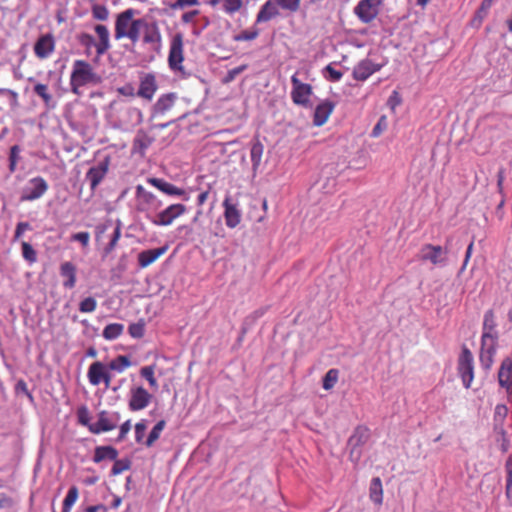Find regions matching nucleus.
<instances>
[{
  "label": "nucleus",
  "instance_id": "69168bd1",
  "mask_svg": "<svg viewBox=\"0 0 512 512\" xmlns=\"http://www.w3.org/2000/svg\"><path fill=\"white\" fill-rule=\"evenodd\" d=\"M350 452H349V458L352 462L357 463L362 455L361 448L355 447V446H349Z\"/></svg>",
  "mask_w": 512,
  "mask_h": 512
},
{
  "label": "nucleus",
  "instance_id": "680f3d73",
  "mask_svg": "<svg viewBox=\"0 0 512 512\" xmlns=\"http://www.w3.org/2000/svg\"><path fill=\"white\" fill-rule=\"evenodd\" d=\"M26 230H31V225L28 222H19L15 229L14 240L20 239Z\"/></svg>",
  "mask_w": 512,
  "mask_h": 512
},
{
  "label": "nucleus",
  "instance_id": "5fc2aeb1",
  "mask_svg": "<svg viewBox=\"0 0 512 512\" xmlns=\"http://www.w3.org/2000/svg\"><path fill=\"white\" fill-rule=\"evenodd\" d=\"M324 70L326 73H328V76L326 78L333 82L339 81L343 76V73L339 70L334 69L331 64L327 65Z\"/></svg>",
  "mask_w": 512,
  "mask_h": 512
},
{
  "label": "nucleus",
  "instance_id": "20e7f679",
  "mask_svg": "<svg viewBox=\"0 0 512 512\" xmlns=\"http://www.w3.org/2000/svg\"><path fill=\"white\" fill-rule=\"evenodd\" d=\"M458 374L465 388H469L474 378L473 355L464 347L458 360Z\"/></svg>",
  "mask_w": 512,
  "mask_h": 512
},
{
  "label": "nucleus",
  "instance_id": "c03bdc74",
  "mask_svg": "<svg viewBox=\"0 0 512 512\" xmlns=\"http://www.w3.org/2000/svg\"><path fill=\"white\" fill-rule=\"evenodd\" d=\"M114 465L111 469L112 475H119L130 468L131 462L128 459H117L113 460Z\"/></svg>",
  "mask_w": 512,
  "mask_h": 512
},
{
  "label": "nucleus",
  "instance_id": "473e14b6",
  "mask_svg": "<svg viewBox=\"0 0 512 512\" xmlns=\"http://www.w3.org/2000/svg\"><path fill=\"white\" fill-rule=\"evenodd\" d=\"M369 491L371 501L377 505H381L383 502V488L379 477L372 479Z\"/></svg>",
  "mask_w": 512,
  "mask_h": 512
},
{
  "label": "nucleus",
  "instance_id": "a18cd8bd",
  "mask_svg": "<svg viewBox=\"0 0 512 512\" xmlns=\"http://www.w3.org/2000/svg\"><path fill=\"white\" fill-rule=\"evenodd\" d=\"M140 374L148 381L152 388H158L157 380L154 377V366H144L141 368Z\"/></svg>",
  "mask_w": 512,
  "mask_h": 512
},
{
  "label": "nucleus",
  "instance_id": "7c9ffc66",
  "mask_svg": "<svg viewBox=\"0 0 512 512\" xmlns=\"http://www.w3.org/2000/svg\"><path fill=\"white\" fill-rule=\"evenodd\" d=\"M370 433L366 427L359 426L354 430V433L348 440V446H355L361 448L369 439Z\"/></svg>",
  "mask_w": 512,
  "mask_h": 512
},
{
  "label": "nucleus",
  "instance_id": "1a4fd4ad",
  "mask_svg": "<svg viewBox=\"0 0 512 512\" xmlns=\"http://www.w3.org/2000/svg\"><path fill=\"white\" fill-rule=\"evenodd\" d=\"M420 258L441 267L448 263V257L445 256V251L440 245L425 244L420 250Z\"/></svg>",
  "mask_w": 512,
  "mask_h": 512
},
{
  "label": "nucleus",
  "instance_id": "a19ab883",
  "mask_svg": "<svg viewBox=\"0 0 512 512\" xmlns=\"http://www.w3.org/2000/svg\"><path fill=\"white\" fill-rule=\"evenodd\" d=\"M34 92L43 99L46 106H49L52 101V96L48 92V86L42 83H37L34 86Z\"/></svg>",
  "mask_w": 512,
  "mask_h": 512
},
{
  "label": "nucleus",
  "instance_id": "e2e57ef3",
  "mask_svg": "<svg viewBox=\"0 0 512 512\" xmlns=\"http://www.w3.org/2000/svg\"><path fill=\"white\" fill-rule=\"evenodd\" d=\"M74 241L80 242L83 246H87L90 239V234L88 232H79L72 236Z\"/></svg>",
  "mask_w": 512,
  "mask_h": 512
},
{
  "label": "nucleus",
  "instance_id": "3c124183",
  "mask_svg": "<svg viewBox=\"0 0 512 512\" xmlns=\"http://www.w3.org/2000/svg\"><path fill=\"white\" fill-rule=\"evenodd\" d=\"M279 8L281 7L284 10H288L290 12H295L300 7L301 0H275Z\"/></svg>",
  "mask_w": 512,
  "mask_h": 512
},
{
  "label": "nucleus",
  "instance_id": "a211bd4d",
  "mask_svg": "<svg viewBox=\"0 0 512 512\" xmlns=\"http://www.w3.org/2000/svg\"><path fill=\"white\" fill-rule=\"evenodd\" d=\"M208 4L225 14L232 16L242 9L244 0H209Z\"/></svg>",
  "mask_w": 512,
  "mask_h": 512
},
{
  "label": "nucleus",
  "instance_id": "052dcab7",
  "mask_svg": "<svg viewBox=\"0 0 512 512\" xmlns=\"http://www.w3.org/2000/svg\"><path fill=\"white\" fill-rule=\"evenodd\" d=\"M247 69V65H241L228 71L226 75V82L233 81L239 74Z\"/></svg>",
  "mask_w": 512,
  "mask_h": 512
},
{
  "label": "nucleus",
  "instance_id": "f704fd0d",
  "mask_svg": "<svg viewBox=\"0 0 512 512\" xmlns=\"http://www.w3.org/2000/svg\"><path fill=\"white\" fill-rule=\"evenodd\" d=\"M147 22L143 18L139 19H133L131 27L129 28V36L128 39H130L133 43H136L140 38V31L141 28L146 27Z\"/></svg>",
  "mask_w": 512,
  "mask_h": 512
},
{
  "label": "nucleus",
  "instance_id": "9b49d317",
  "mask_svg": "<svg viewBox=\"0 0 512 512\" xmlns=\"http://www.w3.org/2000/svg\"><path fill=\"white\" fill-rule=\"evenodd\" d=\"M136 198L141 211H156L162 207V201L156 195L147 191L142 185L136 186Z\"/></svg>",
  "mask_w": 512,
  "mask_h": 512
},
{
  "label": "nucleus",
  "instance_id": "09e8293b",
  "mask_svg": "<svg viewBox=\"0 0 512 512\" xmlns=\"http://www.w3.org/2000/svg\"><path fill=\"white\" fill-rule=\"evenodd\" d=\"M129 334L133 338H141L144 335L145 332V323L144 321L140 320L136 323H132L129 326Z\"/></svg>",
  "mask_w": 512,
  "mask_h": 512
},
{
  "label": "nucleus",
  "instance_id": "5701e85b",
  "mask_svg": "<svg viewBox=\"0 0 512 512\" xmlns=\"http://www.w3.org/2000/svg\"><path fill=\"white\" fill-rule=\"evenodd\" d=\"M96 34L98 35L99 42L96 44L97 54L103 55L105 54L111 47L110 45V33L108 28L105 25L98 24L94 28Z\"/></svg>",
  "mask_w": 512,
  "mask_h": 512
},
{
  "label": "nucleus",
  "instance_id": "bf43d9fd",
  "mask_svg": "<svg viewBox=\"0 0 512 512\" xmlns=\"http://www.w3.org/2000/svg\"><path fill=\"white\" fill-rule=\"evenodd\" d=\"M146 429H147V426L144 421L138 422L135 425V439L137 442H141L143 440Z\"/></svg>",
  "mask_w": 512,
  "mask_h": 512
},
{
  "label": "nucleus",
  "instance_id": "0eeeda50",
  "mask_svg": "<svg viewBox=\"0 0 512 512\" xmlns=\"http://www.w3.org/2000/svg\"><path fill=\"white\" fill-rule=\"evenodd\" d=\"M48 190V184L42 177H34L29 180L21 194V201H33L42 197Z\"/></svg>",
  "mask_w": 512,
  "mask_h": 512
},
{
  "label": "nucleus",
  "instance_id": "4be33fe9",
  "mask_svg": "<svg viewBox=\"0 0 512 512\" xmlns=\"http://www.w3.org/2000/svg\"><path fill=\"white\" fill-rule=\"evenodd\" d=\"M167 246L156 249L144 250L138 254V264L141 268H146L154 263L160 256L166 253Z\"/></svg>",
  "mask_w": 512,
  "mask_h": 512
},
{
  "label": "nucleus",
  "instance_id": "f03ea898",
  "mask_svg": "<svg viewBox=\"0 0 512 512\" xmlns=\"http://www.w3.org/2000/svg\"><path fill=\"white\" fill-rule=\"evenodd\" d=\"M292 91L291 99L294 104L309 107L311 105L310 96L312 95V86L300 81L295 73L291 77Z\"/></svg>",
  "mask_w": 512,
  "mask_h": 512
},
{
  "label": "nucleus",
  "instance_id": "c85d7f7f",
  "mask_svg": "<svg viewBox=\"0 0 512 512\" xmlns=\"http://www.w3.org/2000/svg\"><path fill=\"white\" fill-rule=\"evenodd\" d=\"M60 275L65 278L63 286L71 289L76 284V267L71 262H64L60 266Z\"/></svg>",
  "mask_w": 512,
  "mask_h": 512
},
{
  "label": "nucleus",
  "instance_id": "864d4df0",
  "mask_svg": "<svg viewBox=\"0 0 512 512\" xmlns=\"http://www.w3.org/2000/svg\"><path fill=\"white\" fill-rule=\"evenodd\" d=\"M77 416H78V421L81 425L87 426L89 428V425L92 424V423H90V416H89V411H88L87 407L83 406V407L79 408L78 412H77Z\"/></svg>",
  "mask_w": 512,
  "mask_h": 512
},
{
  "label": "nucleus",
  "instance_id": "412c9836",
  "mask_svg": "<svg viewBox=\"0 0 512 512\" xmlns=\"http://www.w3.org/2000/svg\"><path fill=\"white\" fill-rule=\"evenodd\" d=\"M280 14L279 6L275 0H267L260 8L256 16V23H265Z\"/></svg>",
  "mask_w": 512,
  "mask_h": 512
},
{
  "label": "nucleus",
  "instance_id": "de8ad7c7",
  "mask_svg": "<svg viewBox=\"0 0 512 512\" xmlns=\"http://www.w3.org/2000/svg\"><path fill=\"white\" fill-rule=\"evenodd\" d=\"M461 248L462 244H460L459 241H457L454 245L453 240L451 238H447L445 245L442 246V249L445 251L446 257H448L449 254L457 256Z\"/></svg>",
  "mask_w": 512,
  "mask_h": 512
},
{
  "label": "nucleus",
  "instance_id": "a878e982",
  "mask_svg": "<svg viewBox=\"0 0 512 512\" xmlns=\"http://www.w3.org/2000/svg\"><path fill=\"white\" fill-rule=\"evenodd\" d=\"M499 384L507 389L512 385V359L505 358L498 372Z\"/></svg>",
  "mask_w": 512,
  "mask_h": 512
},
{
  "label": "nucleus",
  "instance_id": "2f4dec72",
  "mask_svg": "<svg viewBox=\"0 0 512 512\" xmlns=\"http://www.w3.org/2000/svg\"><path fill=\"white\" fill-rule=\"evenodd\" d=\"M118 457V451L112 446H98L95 448L93 461L100 463L105 459L116 460Z\"/></svg>",
  "mask_w": 512,
  "mask_h": 512
},
{
  "label": "nucleus",
  "instance_id": "4d7b16f0",
  "mask_svg": "<svg viewBox=\"0 0 512 512\" xmlns=\"http://www.w3.org/2000/svg\"><path fill=\"white\" fill-rule=\"evenodd\" d=\"M198 0H176L174 3L170 5V8L173 10L176 9H184L189 6H195L198 5Z\"/></svg>",
  "mask_w": 512,
  "mask_h": 512
},
{
  "label": "nucleus",
  "instance_id": "c9c22d12",
  "mask_svg": "<svg viewBox=\"0 0 512 512\" xmlns=\"http://www.w3.org/2000/svg\"><path fill=\"white\" fill-rule=\"evenodd\" d=\"M124 330L123 324L112 323L108 324L103 330V337L107 340H114L118 338Z\"/></svg>",
  "mask_w": 512,
  "mask_h": 512
},
{
  "label": "nucleus",
  "instance_id": "bb28decb",
  "mask_svg": "<svg viewBox=\"0 0 512 512\" xmlns=\"http://www.w3.org/2000/svg\"><path fill=\"white\" fill-rule=\"evenodd\" d=\"M495 346L496 342L487 341V343L484 344V342L481 341L480 362L482 367L486 370L490 369L492 366Z\"/></svg>",
  "mask_w": 512,
  "mask_h": 512
},
{
  "label": "nucleus",
  "instance_id": "ea45409f",
  "mask_svg": "<svg viewBox=\"0 0 512 512\" xmlns=\"http://www.w3.org/2000/svg\"><path fill=\"white\" fill-rule=\"evenodd\" d=\"M339 372L337 369H330L323 378V388L325 390L332 389L338 381Z\"/></svg>",
  "mask_w": 512,
  "mask_h": 512
},
{
  "label": "nucleus",
  "instance_id": "f3484780",
  "mask_svg": "<svg viewBox=\"0 0 512 512\" xmlns=\"http://www.w3.org/2000/svg\"><path fill=\"white\" fill-rule=\"evenodd\" d=\"M224 207V218L227 227L235 228L241 222V211L238 209L236 204L231 203L229 197H226L223 201Z\"/></svg>",
  "mask_w": 512,
  "mask_h": 512
},
{
  "label": "nucleus",
  "instance_id": "58836bf2",
  "mask_svg": "<svg viewBox=\"0 0 512 512\" xmlns=\"http://www.w3.org/2000/svg\"><path fill=\"white\" fill-rule=\"evenodd\" d=\"M130 365V359L125 355H120L109 363V368L117 372H123Z\"/></svg>",
  "mask_w": 512,
  "mask_h": 512
},
{
  "label": "nucleus",
  "instance_id": "6e6d98bb",
  "mask_svg": "<svg viewBox=\"0 0 512 512\" xmlns=\"http://www.w3.org/2000/svg\"><path fill=\"white\" fill-rule=\"evenodd\" d=\"M161 40V35L156 25L153 26V31L148 32L144 35L145 43H154Z\"/></svg>",
  "mask_w": 512,
  "mask_h": 512
},
{
  "label": "nucleus",
  "instance_id": "603ef678",
  "mask_svg": "<svg viewBox=\"0 0 512 512\" xmlns=\"http://www.w3.org/2000/svg\"><path fill=\"white\" fill-rule=\"evenodd\" d=\"M120 237H121V227H120V224H118L114 229V232H113L110 242L108 243V245L106 246V248L104 250L106 255L114 250Z\"/></svg>",
  "mask_w": 512,
  "mask_h": 512
},
{
  "label": "nucleus",
  "instance_id": "423d86ee",
  "mask_svg": "<svg viewBox=\"0 0 512 512\" xmlns=\"http://www.w3.org/2000/svg\"><path fill=\"white\" fill-rule=\"evenodd\" d=\"M187 208L185 205L176 203L171 204L166 207L164 210L157 213L152 219L151 222L157 226H169L173 223L175 219L182 216L186 213Z\"/></svg>",
  "mask_w": 512,
  "mask_h": 512
},
{
  "label": "nucleus",
  "instance_id": "6e6552de",
  "mask_svg": "<svg viewBox=\"0 0 512 512\" xmlns=\"http://www.w3.org/2000/svg\"><path fill=\"white\" fill-rule=\"evenodd\" d=\"M381 4V0H360L354 8V13L361 22L370 23L377 17Z\"/></svg>",
  "mask_w": 512,
  "mask_h": 512
},
{
  "label": "nucleus",
  "instance_id": "b1692460",
  "mask_svg": "<svg viewBox=\"0 0 512 512\" xmlns=\"http://www.w3.org/2000/svg\"><path fill=\"white\" fill-rule=\"evenodd\" d=\"M153 141V137L148 135L145 131L139 130L134 138L132 150L134 153L144 156Z\"/></svg>",
  "mask_w": 512,
  "mask_h": 512
},
{
  "label": "nucleus",
  "instance_id": "ddd939ff",
  "mask_svg": "<svg viewBox=\"0 0 512 512\" xmlns=\"http://www.w3.org/2000/svg\"><path fill=\"white\" fill-rule=\"evenodd\" d=\"M110 166V157H105L96 165L92 166L86 173V180L89 182L90 188L94 191L101 181L105 178Z\"/></svg>",
  "mask_w": 512,
  "mask_h": 512
},
{
  "label": "nucleus",
  "instance_id": "338daca9",
  "mask_svg": "<svg viewBox=\"0 0 512 512\" xmlns=\"http://www.w3.org/2000/svg\"><path fill=\"white\" fill-rule=\"evenodd\" d=\"M131 429V421L127 420L120 426V432L118 435V441H122L125 439L126 435L129 433Z\"/></svg>",
  "mask_w": 512,
  "mask_h": 512
},
{
  "label": "nucleus",
  "instance_id": "37998d69",
  "mask_svg": "<svg viewBox=\"0 0 512 512\" xmlns=\"http://www.w3.org/2000/svg\"><path fill=\"white\" fill-rule=\"evenodd\" d=\"M92 16L99 21H105L109 17V10L106 6L95 4L92 6Z\"/></svg>",
  "mask_w": 512,
  "mask_h": 512
},
{
  "label": "nucleus",
  "instance_id": "39448f33",
  "mask_svg": "<svg viewBox=\"0 0 512 512\" xmlns=\"http://www.w3.org/2000/svg\"><path fill=\"white\" fill-rule=\"evenodd\" d=\"M183 36L181 33H177L173 36L169 55H168V64L171 70L173 71H183L182 62L184 60V51H183Z\"/></svg>",
  "mask_w": 512,
  "mask_h": 512
},
{
  "label": "nucleus",
  "instance_id": "0e129e2a",
  "mask_svg": "<svg viewBox=\"0 0 512 512\" xmlns=\"http://www.w3.org/2000/svg\"><path fill=\"white\" fill-rule=\"evenodd\" d=\"M385 127H386V120H385V117L382 116L379 119L378 123L374 126V128L372 130V136L378 137L382 133V131Z\"/></svg>",
  "mask_w": 512,
  "mask_h": 512
},
{
  "label": "nucleus",
  "instance_id": "774afa93",
  "mask_svg": "<svg viewBox=\"0 0 512 512\" xmlns=\"http://www.w3.org/2000/svg\"><path fill=\"white\" fill-rule=\"evenodd\" d=\"M13 504L12 499L5 493H0V509L10 508Z\"/></svg>",
  "mask_w": 512,
  "mask_h": 512
},
{
  "label": "nucleus",
  "instance_id": "6ab92c4d",
  "mask_svg": "<svg viewBox=\"0 0 512 512\" xmlns=\"http://www.w3.org/2000/svg\"><path fill=\"white\" fill-rule=\"evenodd\" d=\"M496 327V321L495 316L492 310H488L484 314V321H483V334L481 341L487 343L489 342H496L497 341V333L495 331Z\"/></svg>",
  "mask_w": 512,
  "mask_h": 512
},
{
  "label": "nucleus",
  "instance_id": "c756f323",
  "mask_svg": "<svg viewBox=\"0 0 512 512\" xmlns=\"http://www.w3.org/2000/svg\"><path fill=\"white\" fill-rule=\"evenodd\" d=\"M105 368H106V366L102 362H99V361L94 362L90 365V367L88 369L87 376H88L89 382L92 385L96 386L102 382L103 376L105 373Z\"/></svg>",
  "mask_w": 512,
  "mask_h": 512
},
{
  "label": "nucleus",
  "instance_id": "dca6fc26",
  "mask_svg": "<svg viewBox=\"0 0 512 512\" xmlns=\"http://www.w3.org/2000/svg\"><path fill=\"white\" fill-rule=\"evenodd\" d=\"M156 91L157 83L155 76L151 73L144 74L140 78V86L137 95L151 101Z\"/></svg>",
  "mask_w": 512,
  "mask_h": 512
},
{
  "label": "nucleus",
  "instance_id": "cd10ccee",
  "mask_svg": "<svg viewBox=\"0 0 512 512\" xmlns=\"http://www.w3.org/2000/svg\"><path fill=\"white\" fill-rule=\"evenodd\" d=\"M334 105L332 102L325 101L320 103L314 112V124L316 126L323 125L332 113Z\"/></svg>",
  "mask_w": 512,
  "mask_h": 512
},
{
  "label": "nucleus",
  "instance_id": "7ed1b4c3",
  "mask_svg": "<svg viewBox=\"0 0 512 512\" xmlns=\"http://www.w3.org/2000/svg\"><path fill=\"white\" fill-rule=\"evenodd\" d=\"M120 413H109L105 410L98 413V420L89 425V431L93 434H100L115 429L120 421Z\"/></svg>",
  "mask_w": 512,
  "mask_h": 512
},
{
  "label": "nucleus",
  "instance_id": "79ce46f5",
  "mask_svg": "<svg viewBox=\"0 0 512 512\" xmlns=\"http://www.w3.org/2000/svg\"><path fill=\"white\" fill-rule=\"evenodd\" d=\"M259 30L255 27H252L251 29L244 30L240 32L239 34L235 35L233 39L237 42L239 41H251L258 37Z\"/></svg>",
  "mask_w": 512,
  "mask_h": 512
},
{
  "label": "nucleus",
  "instance_id": "49530a36",
  "mask_svg": "<svg viewBox=\"0 0 512 512\" xmlns=\"http://www.w3.org/2000/svg\"><path fill=\"white\" fill-rule=\"evenodd\" d=\"M22 256L29 263H34L37 260V254L34 248L27 242H22Z\"/></svg>",
  "mask_w": 512,
  "mask_h": 512
},
{
  "label": "nucleus",
  "instance_id": "f257e3e1",
  "mask_svg": "<svg viewBox=\"0 0 512 512\" xmlns=\"http://www.w3.org/2000/svg\"><path fill=\"white\" fill-rule=\"evenodd\" d=\"M76 85L99 84L101 77L94 71L93 67L84 60H76L70 76Z\"/></svg>",
  "mask_w": 512,
  "mask_h": 512
},
{
  "label": "nucleus",
  "instance_id": "72a5a7b5",
  "mask_svg": "<svg viewBox=\"0 0 512 512\" xmlns=\"http://www.w3.org/2000/svg\"><path fill=\"white\" fill-rule=\"evenodd\" d=\"M264 152V146L263 144L256 139L251 146L250 150V157L252 162V169L253 171H256L261 163V159Z\"/></svg>",
  "mask_w": 512,
  "mask_h": 512
},
{
  "label": "nucleus",
  "instance_id": "4468645a",
  "mask_svg": "<svg viewBox=\"0 0 512 512\" xmlns=\"http://www.w3.org/2000/svg\"><path fill=\"white\" fill-rule=\"evenodd\" d=\"M147 183L152 185L153 187L160 190L162 193L168 196H177L182 198L184 201H188L190 199L189 194L182 188H179L162 178L149 177L147 178Z\"/></svg>",
  "mask_w": 512,
  "mask_h": 512
},
{
  "label": "nucleus",
  "instance_id": "9d476101",
  "mask_svg": "<svg viewBox=\"0 0 512 512\" xmlns=\"http://www.w3.org/2000/svg\"><path fill=\"white\" fill-rule=\"evenodd\" d=\"M138 14V11L132 8L126 9L119 13L115 21L114 37L116 40L128 38L129 28L131 27L132 18Z\"/></svg>",
  "mask_w": 512,
  "mask_h": 512
},
{
  "label": "nucleus",
  "instance_id": "393cba45",
  "mask_svg": "<svg viewBox=\"0 0 512 512\" xmlns=\"http://www.w3.org/2000/svg\"><path fill=\"white\" fill-rule=\"evenodd\" d=\"M176 99L177 96L175 93H167L160 96L153 106L152 115H162L169 111L173 107Z\"/></svg>",
  "mask_w": 512,
  "mask_h": 512
},
{
  "label": "nucleus",
  "instance_id": "f8f14e48",
  "mask_svg": "<svg viewBox=\"0 0 512 512\" xmlns=\"http://www.w3.org/2000/svg\"><path fill=\"white\" fill-rule=\"evenodd\" d=\"M153 395L144 387H132L130 389L129 409L131 411H140L145 409L151 402Z\"/></svg>",
  "mask_w": 512,
  "mask_h": 512
},
{
  "label": "nucleus",
  "instance_id": "13d9d810",
  "mask_svg": "<svg viewBox=\"0 0 512 512\" xmlns=\"http://www.w3.org/2000/svg\"><path fill=\"white\" fill-rule=\"evenodd\" d=\"M0 95L11 98V106L16 107L18 105V94L14 90L8 88H0Z\"/></svg>",
  "mask_w": 512,
  "mask_h": 512
},
{
  "label": "nucleus",
  "instance_id": "aec40b11",
  "mask_svg": "<svg viewBox=\"0 0 512 512\" xmlns=\"http://www.w3.org/2000/svg\"><path fill=\"white\" fill-rule=\"evenodd\" d=\"M54 50V39L50 34L42 35L34 45L35 55L40 59L47 58Z\"/></svg>",
  "mask_w": 512,
  "mask_h": 512
},
{
  "label": "nucleus",
  "instance_id": "4c0bfd02",
  "mask_svg": "<svg viewBox=\"0 0 512 512\" xmlns=\"http://www.w3.org/2000/svg\"><path fill=\"white\" fill-rule=\"evenodd\" d=\"M78 488L76 486L70 487L68 493L63 501V510L62 512H70L72 506L78 499Z\"/></svg>",
  "mask_w": 512,
  "mask_h": 512
},
{
  "label": "nucleus",
  "instance_id": "2eb2a0df",
  "mask_svg": "<svg viewBox=\"0 0 512 512\" xmlns=\"http://www.w3.org/2000/svg\"><path fill=\"white\" fill-rule=\"evenodd\" d=\"M380 69L381 65L373 63L370 59H363L354 67L353 78L358 81H365Z\"/></svg>",
  "mask_w": 512,
  "mask_h": 512
},
{
  "label": "nucleus",
  "instance_id": "8fccbe9b",
  "mask_svg": "<svg viewBox=\"0 0 512 512\" xmlns=\"http://www.w3.org/2000/svg\"><path fill=\"white\" fill-rule=\"evenodd\" d=\"M97 307V302L93 297L83 299L79 304V310L83 313L94 312Z\"/></svg>",
  "mask_w": 512,
  "mask_h": 512
},
{
  "label": "nucleus",
  "instance_id": "e433bc0d",
  "mask_svg": "<svg viewBox=\"0 0 512 512\" xmlns=\"http://www.w3.org/2000/svg\"><path fill=\"white\" fill-rule=\"evenodd\" d=\"M166 422L164 420H160L156 423V425L152 428L149 433V436L145 442L147 447H151L160 437L161 432L165 428Z\"/></svg>",
  "mask_w": 512,
  "mask_h": 512
}]
</instances>
